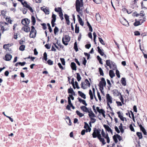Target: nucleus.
<instances>
[{
    "instance_id": "obj_64",
    "label": "nucleus",
    "mask_w": 147,
    "mask_h": 147,
    "mask_svg": "<svg viewBox=\"0 0 147 147\" xmlns=\"http://www.w3.org/2000/svg\"><path fill=\"white\" fill-rule=\"evenodd\" d=\"M27 8H28L31 13H32L34 12V11L33 9L30 5Z\"/></svg>"
},
{
    "instance_id": "obj_61",
    "label": "nucleus",
    "mask_w": 147,
    "mask_h": 147,
    "mask_svg": "<svg viewBox=\"0 0 147 147\" xmlns=\"http://www.w3.org/2000/svg\"><path fill=\"white\" fill-rule=\"evenodd\" d=\"M116 74L118 78H119L120 77L119 72L118 69H116Z\"/></svg>"
},
{
    "instance_id": "obj_55",
    "label": "nucleus",
    "mask_w": 147,
    "mask_h": 147,
    "mask_svg": "<svg viewBox=\"0 0 147 147\" xmlns=\"http://www.w3.org/2000/svg\"><path fill=\"white\" fill-rule=\"evenodd\" d=\"M99 87V89L101 91V93L102 94H104V91H103L104 89L103 86H98Z\"/></svg>"
},
{
    "instance_id": "obj_44",
    "label": "nucleus",
    "mask_w": 147,
    "mask_h": 147,
    "mask_svg": "<svg viewBox=\"0 0 147 147\" xmlns=\"http://www.w3.org/2000/svg\"><path fill=\"white\" fill-rule=\"evenodd\" d=\"M76 113L80 117H81L84 116V114H83L80 113L78 110L76 111Z\"/></svg>"
},
{
    "instance_id": "obj_62",
    "label": "nucleus",
    "mask_w": 147,
    "mask_h": 147,
    "mask_svg": "<svg viewBox=\"0 0 147 147\" xmlns=\"http://www.w3.org/2000/svg\"><path fill=\"white\" fill-rule=\"evenodd\" d=\"M41 25L42 26V28L44 30H46L47 29L46 24L45 23L41 24Z\"/></svg>"
},
{
    "instance_id": "obj_28",
    "label": "nucleus",
    "mask_w": 147,
    "mask_h": 147,
    "mask_svg": "<svg viewBox=\"0 0 147 147\" xmlns=\"http://www.w3.org/2000/svg\"><path fill=\"white\" fill-rule=\"evenodd\" d=\"M78 101L80 102H82V103L84 105H85V106H86L87 105V104L86 103V101L85 100H82L81 98H80L79 97L78 98Z\"/></svg>"
},
{
    "instance_id": "obj_38",
    "label": "nucleus",
    "mask_w": 147,
    "mask_h": 147,
    "mask_svg": "<svg viewBox=\"0 0 147 147\" xmlns=\"http://www.w3.org/2000/svg\"><path fill=\"white\" fill-rule=\"evenodd\" d=\"M121 83L124 86L126 85V82L125 78H122L121 79Z\"/></svg>"
},
{
    "instance_id": "obj_27",
    "label": "nucleus",
    "mask_w": 147,
    "mask_h": 147,
    "mask_svg": "<svg viewBox=\"0 0 147 147\" xmlns=\"http://www.w3.org/2000/svg\"><path fill=\"white\" fill-rule=\"evenodd\" d=\"M41 10H42L46 14H49V9H47V8L42 7H41Z\"/></svg>"
},
{
    "instance_id": "obj_51",
    "label": "nucleus",
    "mask_w": 147,
    "mask_h": 147,
    "mask_svg": "<svg viewBox=\"0 0 147 147\" xmlns=\"http://www.w3.org/2000/svg\"><path fill=\"white\" fill-rule=\"evenodd\" d=\"M60 61L61 62L62 64L63 65H65V60L64 58H60Z\"/></svg>"
},
{
    "instance_id": "obj_23",
    "label": "nucleus",
    "mask_w": 147,
    "mask_h": 147,
    "mask_svg": "<svg viewBox=\"0 0 147 147\" xmlns=\"http://www.w3.org/2000/svg\"><path fill=\"white\" fill-rule=\"evenodd\" d=\"M78 18V20L80 24L82 26H83L84 25V22L82 20V19L80 17L79 15H77Z\"/></svg>"
},
{
    "instance_id": "obj_15",
    "label": "nucleus",
    "mask_w": 147,
    "mask_h": 147,
    "mask_svg": "<svg viewBox=\"0 0 147 147\" xmlns=\"http://www.w3.org/2000/svg\"><path fill=\"white\" fill-rule=\"evenodd\" d=\"M106 82L104 78L101 79V81L100 82L98 86H105L106 85Z\"/></svg>"
},
{
    "instance_id": "obj_49",
    "label": "nucleus",
    "mask_w": 147,
    "mask_h": 147,
    "mask_svg": "<svg viewBox=\"0 0 147 147\" xmlns=\"http://www.w3.org/2000/svg\"><path fill=\"white\" fill-rule=\"evenodd\" d=\"M88 127H89V126L88 124L86 122H85L84 128L86 129V132H88V129H87V128H88Z\"/></svg>"
},
{
    "instance_id": "obj_32",
    "label": "nucleus",
    "mask_w": 147,
    "mask_h": 147,
    "mask_svg": "<svg viewBox=\"0 0 147 147\" xmlns=\"http://www.w3.org/2000/svg\"><path fill=\"white\" fill-rule=\"evenodd\" d=\"M109 75L111 78H112L115 76V74L113 71L112 70H110L109 71Z\"/></svg>"
},
{
    "instance_id": "obj_58",
    "label": "nucleus",
    "mask_w": 147,
    "mask_h": 147,
    "mask_svg": "<svg viewBox=\"0 0 147 147\" xmlns=\"http://www.w3.org/2000/svg\"><path fill=\"white\" fill-rule=\"evenodd\" d=\"M93 1L96 4L101 3L102 1V0H93Z\"/></svg>"
},
{
    "instance_id": "obj_14",
    "label": "nucleus",
    "mask_w": 147,
    "mask_h": 147,
    "mask_svg": "<svg viewBox=\"0 0 147 147\" xmlns=\"http://www.w3.org/2000/svg\"><path fill=\"white\" fill-rule=\"evenodd\" d=\"M12 58V55L7 53L5 55V58L4 59L6 61H9L11 60Z\"/></svg>"
},
{
    "instance_id": "obj_48",
    "label": "nucleus",
    "mask_w": 147,
    "mask_h": 147,
    "mask_svg": "<svg viewBox=\"0 0 147 147\" xmlns=\"http://www.w3.org/2000/svg\"><path fill=\"white\" fill-rule=\"evenodd\" d=\"M99 70V72L100 75L101 76H103L104 75V74L103 73V71L101 67H99L98 68Z\"/></svg>"
},
{
    "instance_id": "obj_13",
    "label": "nucleus",
    "mask_w": 147,
    "mask_h": 147,
    "mask_svg": "<svg viewBox=\"0 0 147 147\" xmlns=\"http://www.w3.org/2000/svg\"><path fill=\"white\" fill-rule=\"evenodd\" d=\"M22 30L26 32H28L30 31V28L28 25H26L22 28Z\"/></svg>"
},
{
    "instance_id": "obj_4",
    "label": "nucleus",
    "mask_w": 147,
    "mask_h": 147,
    "mask_svg": "<svg viewBox=\"0 0 147 147\" xmlns=\"http://www.w3.org/2000/svg\"><path fill=\"white\" fill-rule=\"evenodd\" d=\"M83 1H80L79 0H76V8L77 12H79L80 10V8L83 7Z\"/></svg>"
},
{
    "instance_id": "obj_56",
    "label": "nucleus",
    "mask_w": 147,
    "mask_h": 147,
    "mask_svg": "<svg viewBox=\"0 0 147 147\" xmlns=\"http://www.w3.org/2000/svg\"><path fill=\"white\" fill-rule=\"evenodd\" d=\"M98 39L99 41L103 45H105V44L103 40L100 37L98 38Z\"/></svg>"
},
{
    "instance_id": "obj_1",
    "label": "nucleus",
    "mask_w": 147,
    "mask_h": 147,
    "mask_svg": "<svg viewBox=\"0 0 147 147\" xmlns=\"http://www.w3.org/2000/svg\"><path fill=\"white\" fill-rule=\"evenodd\" d=\"M93 132L92 135L93 138H98L100 141L102 143L103 145H104L106 144L104 139L102 138L100 134L101 130L100 129H97L96 128L93 129Z\"/></svg>"
},
{
    "instance_id": "obj_36",
    "label": "nucleus",
    "mask_w": 147,
    "mask_h": 147,
    "mask_svg": "<svg viewBox=\"0 0 147 147\" xmlns=\"http://www.w3.org/2000/svg\"><path fill=\"white\" fill-rule=\"evenodd\" d=\"M68 92L69 94H71L74 95L75 94V92H74L73 89L71 88L68 89Z\"/></svg>"
},
{
    "instance_id": "obj_35",
    "label": "nucleus",
    "mask_w": 147,
    "mask_h": 147,
    "mask_svg": "<svg viewBox=\"0 0 147 147\" xmlns=\"http://www.w3.org/2000/svg\"><path fill=\"white\" fill-rule=\"evenodd\" d=\"M78 25V24H76L75 26V32L76 33H78L79 32V27Z\"/></svg>"
},
{
    "instance_id": "obj_19",
    "label": "nucleus",
    "mask_w": 147,
    "mask_h": 147,
    "mask_svg": "<svg viewBox=\"0 0 147 147\" xmlns=\"http://www.w3.org/2000/svg\"><path fill=\"white\" fill-rule=\"evenodd\" d=\"M117 113L118 115V117L120 118L121 121H124L125 119L126 120V118H125L124 117L122 116V115H121V113L120 111L117 112Z\"/></svg>"
},
{
    "instance_id": "obj_3",
    "label": "nucleus",
    "mask_w": 147,
    "mask_h": 147,
    "mask_svg": "<svg viewBox=\"0 0 147 147\" xmlns=\"http://www.w3.org/2000/svg\"><path fill=\"white\" fill-rule=\"evenodd\" d=\"M0 27L2 33H3L4 31L8 30L9 29V24L6 22H1L0 23Z\"/></svg>"
},
{
    "instance_id": "obj_2",
    "label": "nucleus",
    "mask_w": 147,
    "mask_h": 147,
    "mask_svg": "<svg viewBox=\"0 0 147 147\" xmlns=\"http://www.w3.org/2000/svg\"><path fill=\"white\" fill-rule=\"evenodd\" d=\"M106 65L109 66L110 69L115 70L117 69V66L114 62L110 60H107L106 61Z\"/></svg>"
},
{
    "instance_id": "obj_29",
    "label": "nucleus",
    "mask_w": 147,
    "mask_h": 147,
    "mask_svg": "<svg viewBox=\"0 0 147 147\" xmlns=\"http://www.w3.org/2000/svg\"><path fill=\"white\" fill-rule=\"evenodd\" d=\"M88 113H89L88 115L90 117V118H91L94 117H96L95 115L93 113L92 111H89V112Z\"/></svg>"
},
{
    "instance_id": "obj_10",
    "label": "nucleus",
    "mask_w": 147,
    "mask_h": 147,
    "mask_svg": "<svg viewBox=\"0 0 147 147\" xmlns=\"http://www.w3.org/2000/svg\"><path fill=\"white\" fill-rule=\"evenodd\" d=\"M30 22V20L28 18H25L22 20L21 23L24 26L28 25Z\"/></svg>"
},
{
    "instance_id": "obj_21",
    "label": "nucleus",
    "mask_w": 147,
    "mask_h": 147,
    "mask_svg": "<svg viewBox=\"0 0 147 147\" xmlns=\"http://www.w3.org/2000/svg\"><path fill=\"white\" fill-rule=\"evenodd\" d=\"M103 126L105 129L108 132H110L112 134L113 133V131L112 129L110 128L108 125H104Z\"/></svg>"
},
{
    "instance_id": "obj_45",
    "label": "nucleus",
    "mask_w": 147,
    "mask_h": 147,
    "mask_svg": "<svg viewBox=\"0 0 147 147\" xmlns=\"http://www.w3.org/2000/svg\"><path fill=\"white\" fill-rule=\"evenodd\" d=\"M76 113L80 117H81L84 116V114H83L80 113L78 110L76 111Z\"/></svg>"
},
{
    "instance_id": "obj_12",
    "label": "nucleus",
    "mask_w": 147,
    "mask_h": 147,
    "mask_svg": "<svg viewBox=\"0 0 147 147\" xmlns=\"http://www.w3.org/2000/svg\"><path fill=\"white\" fill-rule=\"evenodd\" d=\"M96 109L97 111L100 113L101 114L103 117L105 118V111L103 110L102 109H100L99 107H96Z\"/></svg>"
},
{
    "instance_id": "obj_11",
    "label": "nucleus",
    "mask_w": 147,
    "mask_h": 147,
    "mask_svg": "<svg viewBox=\"0 0 147 147\" xmlns=\"http://www.w3.org/2000/svg\"><path fill=\"white\" fill-rule=\"evenodd\" d=\"M56 15L53 13L52 16V19L51 21V23L52 26V27H54L55 24H56L55 23V22L56 21Z\"/></svg>"
},
{
    "instance_id": "obj_50",
    "label": "nucleus",
    "mask_w": 147,
    "mask_h": 147,
    "mask_svg": "<svg viewBox=\"0 0 147 147\" xmlns=\"http://www.w3.org/2000/svg\"><path fill=\"white\" fill-rule=\"evenodd\" d=\"M74 49L76 51H78V49L76 42L74 44Z\"/></svg>"
},
{
    "instance_id": "obj_9",
    "label": "nucleus",
    "mask_w": 147,
    "mask_h": 147,
    "mask_svg": "<svg viewBox=\"0 0 147 147\" xmlns=\"http://www.w3.org/2000/svg\"><path fill=\"white\" fill-rule=\"evenodd\" d=\"M101 134L102 136L107 139V142L108 143H109L110 142V140L108 134L107 133L106 134L103 129H102L101 131Z\"/></svg>"
},
{
    "instance_id": "obj_42",
    "label": "nucleus",
    "mask_w": 147,
    "mask_h": 147,
    "mask_svg": "<svg viewBox=\"0 0 147 147\" xmlns=\"http://www.w3.org/2000/svg\"><path fill=\"white\" fill-rule=\"evenodd\" d=\"M42 59H44L46 61L47 59V54L46 52H45L43 54V57L42 58Z\"/></svg>"
},
{
    "instance_id": "obj_30",
    "label": "nucleus",
    "mask_w": 147,
    "mask_h": 147,
    "mask_svg": "<svg viewBox=\"0 0 147 147\" xmlns=\"http://www.w3.org/2000/svg\"><path fill=\"white\" fill-rule=\"evenodd\" d=\"M84 83L85 84V86H86V88H87V86L88 87H90V84L87 79H86L85 80Z\"/></svg>"
},
{
    "instance_id": "obj_17",
    "label": "nucleus",
    "mask_w": 147,
    "mask_h": 147,
    "mask_svg": "<svg viewBox=\"0 0 147 147\" xmlns=\"http://www.w3.org/2000/svg\"><path fill=\"white\" fill-rule=\"evenodd\" d=\"M137 21L136 19L135 20V22L134 24V25L135 26H137L139 25H141L142 23H143V21H141V20H138Z\"/></svg>"
},
{
    "instance_id": "obj_63",
    "label": "nucleus",
    "mask_w": 147,
    "mask_h": 147,
    "mask_svg": "<svg viewBox=\"0 0 147 147\" xmlns=\"http://www.w3.org/2000/svg\"><path fill=\"white\" fill-rule=\"evenodd\" d=\"M28 11V9L26 8H23L22 9V12L24 14H26Z\"/></svg>"
},
{
    "instance_id": "obj_57",
    "label": "nucleus",
    "mask_w": 147,
    "mask_h": 147,
    "mask_svg": "<svg viewBox=\"0 0 147 147\" xmlns=\"http://www.w3.org/2000/svg\"><path fill=\"white\" fill-rule=\"evenodd\" d=\"M90 119H91V122H90L89 123V124L90 125V126H91V122L92 123H94L95 122V121H96V120L95 119L93 118H90Z\"/></svg>"
},
{
    "instance_id": "obj_25",
    "label": "nucleus",
    "mask_w": 147,
    "mask_h": 147,
    "mask_svg": "<svg viewBox=\"0 0 147 147\" xmlns=\"http://www.w3.org/2000/svg\"><path fill=\"white\" fill-rule=\"evenodd\" d=\"M78 95L81 97L82 98L84 99L86 98V95L84 93L79 91H78Z\"/></svg>"
},
{
    "instance_id": "obj_22",
    "label": "nucleus",
    "mask_w": 147,
    "mask_h": 147,
    "mask_svg": "<svg viewBox=\"0 0 147 147\" xmlns=\"http://www.w3.org/2000/svg\"><path fill=\"white\" fill-rule=\"evenodd\" d=\"M64 18L66 20V24L69 25L70 24V21L69 20V16L66 14L64 15Z\"/></svg>"
},
{
    "instance_id": "obj_16",
    "label": "nucleus",
    "mask_w": 147,
    "mask_h": 147,
    "mask_svg": "<svg viewBox=\"0 0 147 147\" xmlns=\"http://www.w3.org/2000/svg\"><path fill=\"white\" fill-rule=\"evenodd\" d=\"M113 93L114 96H118L121 94V93L118 91L117 89H114L112 91Z\"/></svg>"
},
{
    "instance_id": "obj_43",
    "label": "nucleus",
    "mask_w": 147,
    "mask_h": 147,
    "mask_svg": "<svg viewBox=\"0 0 147 147\" xmlns=\"http://www.w3.org/2000/svg\"><path fill=\"white\" fill-rule=\"evenodd\" d=\"M25 46L24 45H22L19 47L20 50L23 51L24 50Z\"/></svg>"
},
{
    "instance_id": "obj_31",
    "label": "nucleus",
    "mask_w": 147,
    "mask_h": 147,
    "mask_svg": "<svg viewBox=\"0 0 147 147\" xmlns=\"http://www.w3.org/2000/svg\"><path fill=\"white\" fill-rule=\"evenodd\" d=\"M31 20L32 25L33 26L36 23V19L35 18L34 16H32L31 17Z\"/></svg>"
},
{
    "instance_id": "obj_54",
    "label": "nucleus",
    "mask_w": 147,
    "mask_h": 147,
    "mask_svg": "<svg viewBox=\"0 0 147 147\" xmlns=\"http://www.w3.org/2000/svg\"><path fill=\"white\" fill-rule=\"evenodd\" d=\"M85 84L84 82H82L81 84V87L83 89H85L86 88Z\"/></svg>"
},
{
    "instance_id": "obj_8",
    "label": "nucleus",
    "mask_w": 147,
    "mask_h": 147,
    "mask_svg": "<svg viewBox=\"0 0 147 147\" xmlns=\"http://www.w3.org/2000/svg\"><path fill=\"white\" fill-rule=\"evenodd\" d=\"M136 16L137 17H139V19L138 20H142L141 21H143V22L145 21L146 20V16L144 14L142 13L137 14Z\"/></svg>"
},
{
    "instance_id": "obj_7",
    "label": "nucleus",
    "mask_w": 147,
    "mask_h": 147,
    "mask_svg": "<svg viewBox=\"0 0 147 147\" xmlns=\"http://www.w3.org/2000/svg\"><path fill=\"white\" fill-rule=\"evenodd\" d=\"M107 106L111 108L110 104L112 102V98L109 94H107L106 96Z\"/></svg>"
},
{
    "instance_id": "obj_20",
    "label": "nucleus",
    "mask_w": 147,
    "mask_h": 147,
    "mask_svg": "<svg viewBox=\"0 0 147 147\" xmlns=\"http://www.w3.org/2000/svg\"><path fill=\"white\" fill-rule=\"evenodd\" d=\"M81 109L86 113L89 112V110L88 109L84 106H82L80 107Z\"/></svg>"
},
{
    "instance_id": "obj_46",
    "label": "nucleus",
    "mask_w": 147,
    "mask_h": 147,
    "mask_svg": "<svg viewBox=\"0 0 147 147\" xmlns=\"http://www.w3.org/2000/svg\"><path fill=\"white\" fill-rule=\"evenodd\" d=\"M76 113L80 117H81L84 116V114H83L80 113L78 110L76 111Z\"/></svg>"
},
{
    "instance_id": "obj_6",
    "label": "nucleus",
    "mask_w": 147,
    "mask_h": 147,
    "mask_svg": "<svg viewBox=\"0 0 147 147\" xmlns=\"http://www.w3.org/2000/svg\"><path fill=\"white\" fill-rule=\"evenodd\" d=\"M70 37L68 35H65L62 38V42L65 45H68L67 42L70 41Z\"/></svg>"
},
{
    "instance_id": "obj_53",
    "label": "nucleus",
    "mask_w": 147,
    "mask_h": 147,
    "mask_svg": "<svg viewBox=\"0 0 147 147\" xmlns=\"http://www.w3.org/2000/svg\"><path fill=\"white\" fill-rule=\"evenodd\" d=\"M47 63L49 65H52L53 64V61L51 59H49L47 61Z\"/></svg>"
},
{
    "instance_id": "obj_34",
    "label": "nucleus",
    "mask_w": 147,
    "mask_h": 147,
    "mask_svg": "<svg viewBox=\"0 0 147 147\" xmlns=\"http://www.w3.org/2000/svg\"><path fill=\"white\" fill-rule=\"evenodd\" d=\"M98 53L101 56H103L104 55V52L100 49V47L98 46L97 47Z\"/></svg>"
},
{
    "instance_id": "obj_5",
    "label": "nucleus",
    "mask_w": 147,
    "mask_h": 147,
    "mask_svg": "<svg viewBox=\"0 0 147 147\" xmlns=\"http://www.w3.org/2000/svg\"><path fill=\"white\" fill-rule=\"evenodd\" d=\"M36 31L33 26H31V30L30 32L29 37L30 38H35L36 37Z\"/></svg>"
},
{
    "instance_id": "obj_33",
    "label": "nucleus",
    "mask_w": 147,
    "mask_h": 147,
    "mask_svg": "<svg viewBox=\"0 0 147 147\" xmlns=\"http://www.w3.org/2000/svg\"><path fill=\"white\" fill-rule=\"evenodd\" d=\"M22 4L23 5V7H25L26 8H27L30 5L26 1H24Z\"/></svg>"
},
{
    "instance_id": "obj_41",
    "label": "nucleus",
    "mask_w": 147,
    "mask_h": 147,
    "mask_svg": "<svg viewBox=\"0 0 147 147\" xmlns=\"http://www.w3.org/2000/svg\"><path fill=\"white\" fill-rule=\"evenodd\" d=\"M113 139L115 143H117L118 142L117 138V135H115L113 136Z\"/></svg>"
},
{
    "instance_id": "obj_18",
    "label": "nucleus",
    "mask_w": 147,
    "mask_h": 147,
    "mask_svg": "<svg viewBox=\"0 0 147 147\" xmlns=\"http://www.w3.org/2000/svg\"><path fill=\"white\" fill-rule=\"evenodd\" d=\"M120 22L121 23L124 25L127 26L129 25L128 22L124 19H121L120 20Z\"/></svg>"
},
{
    "instance_id": "obj_26",
    "label": "nucleus",
    "mask_w": 147,
    "mask_h": 147,
    "mask_svg": "<svg viewBox=\"0 0 147 147\" xmlns=\"http://www.w3.org/2000/svg\"><path fill=\"white\" fill-rule=\"evenodd\" d=\"M55 11L56 12H58L59 14L60 13H63L61 8V7L55 8Z\"/></svg>"
},
{
    "instance_id": "obj_59",
    "label": "nucleus",
    "mask_w": 147,
    "mask_h": 147,
    "mask_svg": "<svg viewBox=\"0 0 147 147\" xmlns=\"http://www.w3.org/2000/svg\"><path fill=\"white\" fill-rule=\"evenodd\" d=\"M129 127L130 130L134 132L135 131V130L134 129V127L132 126V125L131 124L129 125Z\"/></svg>"
},
{
    "instance_id": "obj_40",
    "label": "nucleus",
    "mask_w": 147,
    "mask_h": 147,
    "mask_svg": "<svg viewBox=\"0 0 147 147\" xmlns=\"http://www.w3.org/2000/svg\"><path fill=\"white\" fill-rule=\"evenodd\" d=\"M6 21L10 24H12V20H11L10 17H7L5 18Z\"/></svg>"
},
{
    "instance_id": "obj_47",
    "label": "nucleus",
    "mask_w": 147,
    "mask_h": 147,
    "mask_svg": "<svg viewBox=\"0 0 147 147\" xmlns=\"http://www.w3.org/2000/svg\"><path fill=\"white\" fill-rule=\"evenodd\" d=\"M76 113L80 117H81L84 116V114H83L80 113L78 110L76 111Z\"/></svg>"
},
{
    "instance_id": "obj_52",
    "label": "nucleus",
    "mask_w": 147,
    "mask_h": 147,
    "mask_svg": "<svg viewBox=\"0 0 147 147\" xmlns=\"http://www.w3.org/2000/svg\"><path fill=\"white\" fill-rule=\"evenodd\" d=\"M77 78L78 81H80L81 79V78L79 73H77Z\"/></svg>"
},
{
    "instance_id": "obj_24",
    "label": "nucleus",
    "mask_w": 147,
    "mask_h": 147,
    "mask_svg": "<svg viewBox=\"0 0 147 147\" xmlns=\"http://www.w3.org/2000/svg\"><path fill=\"white\" fill-rule=\"evenodd\" d=\"M71 67L73 70H76L77 69L76 65V63L74 62L71 63Z\"/></svg>"
},
{
    "instance_id": "obj_37",
    "label": "nucleus",
    "mask_w": 147,
    "mask_h": 147,
    "mask_svg": "<svg viewBox=\"0 0 147 147\" xmlns=\"http://www.w3.org/2000/svg\"><path fill=\"white\" fill-rule=\"evenodd\" d=\"M89 94L90 96V99L92 100L93 99V93L92 92L91 90L90 89L89 90Z\"/></svg>"
},
{
    "instance_id": "obj_39",
    "label": "nucleus",
    "mask_w": 147,
    "mask_h": 147,
    "mask_svg": "<svg viewBox=\"0 0 147 147\" xmlns=\"http://www.w3.org/2000/svg\"><path fill=\"white\" fill-rule=\"evenodd\" d=\"M136 135L138 136L139 139H141L142 138V136L141 132H137L136 133Z\"/></svg>"
},
{
    "instance_id": "obj_60",
    "label": "nucleus",
    "mask_w": 147,
    "mask_h": 147,
    "mask_svg": "<svg viewBox=\"0 0 147 147\" xmlns=\"http://www.w3.org/2000/svg\"><path fill=\"white\" fill-rule=\"evenodd\" d=\"M58 31L59 29L58 28L57 26H55L54 30V34H56V33L58 32Z\"/></svg>"
}]
</instances>
